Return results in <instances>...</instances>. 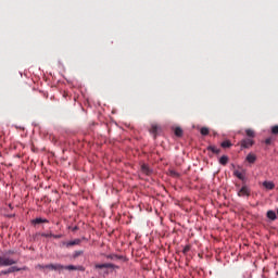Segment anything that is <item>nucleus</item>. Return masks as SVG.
<instances>
[{
    "instance_id": "27",
    "label": "nucleus",
    "mask_w": 278,
    "mask_h": 278,
    "mask_svg": "<svg viewBox=\"0 0 278 278\" xmlns=\"http://www.w3.org/2000/svg\"><path fill=\"white\" fill-rule=\"evenodd\" d=\"M190 251V245H186L182 250V253H188Z\"/></svg>"
},
{
    "instance_id": "32",
    "label": "nucleus",
    "mask_w": 278,
    "mask_h": 278,
    "mask_svg": "<svg viewBox=\"0 0 278 278\" xmlns=\"http://www.w3.org/2000/svg\"><path fill=\"white\" fill-rule=\"evenodd\" d=\"M67 247H71V242L67 243Z\"/></svg>"
},
{
    "instance_id": "21",
    "label": "nucleus",
    "mask_w": 278,
    "mask_h": 278,
    "mask_svg": "<svg viewBox=\"0 0 278 278\" xmlns=\"http://www.w3.org/2000/svg\"><path fill=\"white\" fill-rule=\"evenodd\" d=\"M222 147H223V149H229V147H231V141L226 140V141L222 142Z\"/></svg>"
},
{
    "instance_id": "24",
    "label": "nucleus",
    "mask_w": 278,
    "mask_h": 278,
    "mask_svg": "<svg viewBox=\"0 0 278 278\" xmlns=\"http://www.w3.org/2000/svg\"><path fill=\"white\" fill-rule=\"evenodd\" d=\"M271 134L278 136V125L271 127Z\"/></svg>"
},
{
    "instance_id": "22",
    "label": "nucleus",
    "mask_w": 278,
    "mask_h": 278,
    "mask_svg": "<svg viewBox=\"0 0 278 278\" xmlns=\"http://www.w3.org/2000/svg\"><path fill=\"white\" fill-rule=\"evenodd\" d=\"M200 132L202 136H207L210 134V129L207 127H203L201 128Z\"/></svg>"
},
{
    "instance_id": "8",
    "label": "nucleus",
    "mask_w": 278,
    "mask_h": 278,
    "mask_svg": "<svg viewBox=\"0 0 278 278\" xmlns=\"http://www.w3.org/2000/svg\"><path fill=\"white\" fill-rule=\"evenodd\" d=\"M263 186L266 190H275V182L273 181H264Z\"/></svg>"
},
{
    "instance_id": "17",
    "label": "nucleus",
    "mask_w": 278,
    "mask_h": 278,
    "mask_svg": "<svg viewBox=\"0 0 278 278\" xmlns=\"http://www.w3.org/2000/svg\"><path fill=\"white\" fill-rule=\"evenodd\" d=\"M106 260H123V256L116 255V254H108Z\"/></svg>"
},
{
    "instance_id": "2",
    "label": "nucleus",
    "mask_w": 278,
    "mask_h": 278,
    "mask_svg": "<svg viewBox=\"0 0 278 278\" xmlns=\"http://www.w3.org/2000/svg\"><path fill=\"white\" fill-rule=\"evenodd\" d=\"M14 264H16V261H14V258L8 256H0V266H14Z\"/></svg>"
},
{
    "instance_id": "15",
    "label": "nucleus",
    "mask_w": 278,
    "mask_h": 278,
    "mask_svg": "<svg viewBox=\"0 0 278 278\" xmlns=\"http://www.w3.org/2000/svg\"><path fill=\"white\" fill-rule=\"evenodd\" d=\"M160 127L157 125H152L150 128V134H153V136H157V131H159Z\"/></svg>"
},
{
    "instance_id": "20",
    "label": "nucleus",
    "mask_w": 278,
    "mask_h": 278,
    "mask_svg": "<svg viewBox=\"0 0 278 278\" xmlns=\"http://www.w3.org/2000/svg\"><path fill=\"white\" fill-rule=\"evenodd\" d=\"M71 270H80V273H84V270H86V268L81 265H79V266L72 265Z\"/></svg>"
},
{
    "instance_id": "30",
    "label": "nucleus",
    "mask_w": 278,
    "mask_h": 278,
    "mask_svg": "<svg viewBox=\"0 0 278 278\" xmlns=\"http://www.w3.org/2000/svg\"><path fill=\"white\" fill-rule=\"evenodd\" d=\"M63 97H68V92L64 91Z\"/></svg>"
},
{
    "instance_id": "16",
    "label": "nucleus",
    "mask_w": 278,
    "mask_h": 278,
    "mask_svg": "<svg viewBox=\"0 0 278 278\" xmlns=\"http://www.w3.org/2000/svg\"><path fill=\"white\" fill-rule=\"evenodd\" d=\"M245 135L248 136V138H255V130L248 128L245 129Z\"/></svg>"
},
{
    "instance_id": "7",
    "label": "nucleus",
    "mask_w": 278,
    "mask_h": 278,
    "mask_svg": "<svg viewBox=\"0 0 278 278\" xmlns=\"http://www.w3.org/2000/svg\"><path fill=\"white\" fill-rule=\"evenodd\" d=\"M256 160H257V156L253 153H249L247 155V162H249L250 164H255Z\"/></svg>"
},
{
    "instance_id": "29",
    "label": "nucleus",
    "mask_w": 278,
    "mask_h": 278,
    "mask_svg": "<svg viewBox=\"0 0 278 278\" xmlns=\"http://www.w3.org/2000/svg\"><path fill=\"white\" fill-rule=\"evenodd\" d=\"M52 238H62L60 235H53Z\"/></svg>"
},
{
    "instance_id": "31",
    "label": "nucleus",
    "mask_w": 278,
    "mask_h": 278,
    "mask_svg": "<svg viewBox=\"0 0 278 278\" xmlns=\"http://www.w3.org/2000/svg\"><path fill=\"white\" fill-rule=\"evenodd\" d=\"M77 229H78L77 226H75V227L73 228V231H77Z\"/></svg>"
},
{
    "instance_id": "13",
    "label": "nucleus",
    "mask_w": 278,
    "mask_h": 278,
    "mask_svg": "<svg viewBox=\"0 0 278 278\" xmlns=\"http://www.w3.org/2000/svg\"><path fill=\"white\" fill-rule=\"evenodd\" d=\"M174 134L177 138H181V136H184V129H181V127H176Z\"/></svg>"
},
{
    "instance_id": "18",
    "label": "nucleus",
    "mask_w": 278,
    "mask_h": 278,
    "mask_svg": "<svg viewBox=\"0 0 278 278\" xmlns=\"http://www.w3.org/2000/svg\"><path fill=\"white\" fill-rule=\"evenodd\" d=\"M208 151H212V153H215L216 155H218V153H220V149L214 147V146H210L207 148Z\"/></svg>"
},
{
    "instance_id": "28",
    "label": "nucleus",
    "mask_w": 278,
    "mask_h": 278,
    "mask_svg": "<svg viewBox=\"0 0 278 278\" xmlns=\"http://www.w3.org/2000/svg\"><path fill=\"white\" fill-rule=\"evenodd\" d=\"M273 143V138H267L266 140H265V144H271Z\"/></svg>"
},
{
    "instance_id": "26",
    "label": "nucleus",
    "mask_w": 278,
    "mask_h": 278,
    "mask_svg": "<svg viewBox=\"0 0 278 278\" xmlns=\"http://www.w3.org/2000/svg\"><path fill=\"white\" fill-rule=\"evenodd\" d=\"M42 238H52L53 233H41Z\"/></svg>"
},
{
    "instance_id": "23",
    "label": "nucleus",
    "mask_w": 278,
    "mask_h": 278,
    "mask_svg": "<svg viewBox=\"0 0 278 278\" xmlns=\"http://www.w3.org/2000/svg\"><path fill=\"white\" fill-rule=\"evenodd\" d=\"M77 244H81V239H75V240L71 241V247H75Z\"/></svg>"
},
{
    "instance_id": "19",
    "label": "nucleus",
    "mask_w": 278,
    "mask_h": 278,
    "mask_svg": "<svg viewBox=\"0 0 278 278\" xmlns=\"http://www.w3.org/2000/svg\"><path fill=\"white\" fill-rule=\"evenodd\" d=\"M81 255H84V250H78V251H75V252L73 253L72 257H73L74 260H77V257H79V256H81Z\"/></svg>"
},
{
    "instance_id": "11",
    "label": "nucleus",
    "mask_w": 278,
    "mask_h": 278,
    "mask_svg": "<svg viewBox=\"0 0 278 278\" xmlns=\"http://www.w3.org/2000/svg\"><path fill=\"white\" fill-rule=\"evenodd\" d=\"M267 218H269V220H277V213H275V211H268Z\"/></svg>"
},
{
    "instance_id": "12",
    "label": "nucleus",
    "mask_w": 278,
    "mask_h": 278,
    "mask_svg": "<svg viewBox=\"0 0 278 278\" xmlns=\"http://www.w3.org/2000/svg\"><path fill=\"white\" fill-rule=\"evenodd\" d=\"M41 223H49V220L41 218V217L33 219V225H41Z\"/></svg>"
},
{
    "instance_id": "10",
    "label": "nucleus",
    "mask_w": 278,
    "mask_h": 278,
    "mask_svg": "<svg viewBox=\"0 0 278 278\" xmlns=\"http://www.w3.org/2000/svg\"><path fill=\"white\" fill-rule=\"evenodd\" d=\"M228 163H229V156L223 155V156L219 159V164H222V166H227Z\"/></svg>"
},
{
    "instance_id": "6",
    "label": "nucleus",
    "mask_w": 278,
    "mask_h": 278,
    "mask_svg": "<svg viewBox=\"0 0 278 278\" xmlns=\"http://www.w3.org/2000/svg\"><path fill=\"white\" fill-rule=\"evenodd\" d=\"M18 270H21L18 267L13 266V267H10L7 270H1L0 275H10L12 273H18Z\"/></svg>"
},
{
    "instance_id": "1",
    "label": "nucleus",
    "mask_w": 278,
    "mask_h": 278,
    "mask_svg": "<svg viewBox=\"0 0 278 278\" xmlns=\"http://www.w3.org/2000/svg\"><path fill=\"white\" fill-rule=\"evenodd\" d=\"M38 268L41 270H45L47 268L48 270H56L58 273H62V270H71V265H61V264H48V265H38Z\"/></svg>"
},
{
    "instance_id": "14",
    "label": "nucleus",
    "mask_w": 278,
    "mask_h": 278,
    "mask_svg": "<svg viewBox=\"0 0 278 278\" xmlns=\"http://www.w3.org/2000/svg\"><path fill=\"white\" fill-rule=\"evenodd\" d=\"M233 175H235V177H237V178L240 179L241 181H244V179H245L244 174H242V173L239 172V170H235V172H233Z\"/></svg>"
},
{
    "instance_id": "9",
    "label": "nucleus",
    "mask_w": 278,
    "mask_h": 278,
    "mask_svg": "<svg viewBox=\"0 0 278 278\" xmlns=\"http://www.w3.org/2000/svg\"><path fill=\"white\" fill-rule=\"evenodd\" d=\"M141 172L143 173V175H151V173H153L151 168H149V165L147 164L141 165Z\"/></svg>"
},
{
    "instance_id": "5",
    "label": "nucleus",
    "mask_w": 278,
    "mask_h": 278,
    "mask_svg": "<svg viewBox=\"0 0 278 278\" xmlns=\"http://www.w3.org/2000/svg\"><path fill=\"white\" fill-rule=\"evenodd\" d=\"M94 268L101 270L103 268H112V269H114V268H119V267L117 265H115V264H112V263H104V264H96Z\"/></svg>"
},
{
    "instance_id": "25",
    "label": "nucleus",
    "mask_w": 278,
    "mask_h": 278,
    "mask_svg": "<svg viewBox=\"0 0 278 278\" xmlns=\"http://www.w3.org/2000/svg\"><path fill=\"white\" fill-rule=\"evenodd\" d=\"M169 175L172 176V177H179V173H177L176 170H169Z\"/></svg>"
},
{
    "instance_id": "3",
    "label": "nucleus",
    "mask_w": 278,
    "mask_h": 278,
    "mask_svg": "<svg viewBox=\"0 0 278 278\" xmlns=\"http://www.w3.org/2000/svg\"><path fill=\"white\" fill-rule=\"evenodd\" d=\"M237 194L238 197H251V188H249L247 185H243Z\"/></svg>"
},
{
    "instance_id": "4",
    "label": "nucleus",
    "mask_w": 278,
    "mask_h": 278,
    "mask_svg": "<svg viewBox=\"0 0 278 278\" xmlns=\"http://www.w3.org/2000/svg\"><path fill=\"white\" fill-rule=\"evenodd\" d=\"M255 144V141L251 138L241 140V149H251Z\"/></svg>"
}]
</instances>
